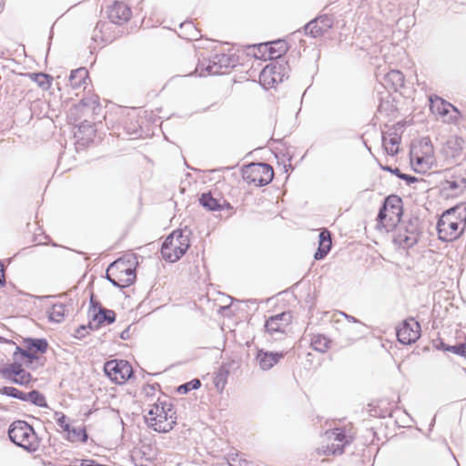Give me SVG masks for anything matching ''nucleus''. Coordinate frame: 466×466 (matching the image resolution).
I'll list each match as a JSON object with an SVG mask.
<instances>
[{
  "instance_id": "393cba45",
  "label": "nucleus",
  "mask_w": 466,
  "mask_h": 466,
  "mask_svg": "<svg viewBox=\"0 0 466 466\" xmlns=\"http://www.w3.org/2000/svg\"><path fill=\"white\" fill-rule=\"evenodd\" d=\"M400 143V137L395 133L393 135H390V137L385 136L382 137V145L390 156H395L399 152V145Z\"/></svg>"
},
{
  "instance_id": "4468645a",
  "label": "nucleus",
  "mask_w": 466,
  "mask_h": 466,
  "mask_svg": "<svg viewBox=\"0 0 466 466\" xmlns=\"http://www.w3.org/2000/svg\"><path fill=\"white\" fill-rule=\"evenodd\" d=\"M290 314L287 312L271 316L265 324L267 332H268L274 339H280L285 333V329L290 322Z\"/></svg>"
},
{
  "instance_id": "20e7f679",
  "label": "nucleus",
  "mask_w": 466,
  "mask_h": 466,
  "mask_svg": "<svg viewBox=\"0 0 466 466\" xmlns=\"http://www.w3.org/2000/svg\"><path fill=\"white\" fill-rule=\"evenodd\" d=\"M176 411L173 405L157 400L148 411L147 420L156 431L168 432L176 424Z\"/></svg>"
},
{
  "instance_id": "e433bc0d",
  "label": "nucleus",
  "mask_w": 466,
  "mask_h": 466,
  "mask_svg": "<svg viewBox=\"0 0 466 466\" xmlns=\"http://www.w3.org/2000/svg\"><path fill=\"white\" fill-rule=\"evenodd\" d=\"M272 45L269 48L271 59L280 57L287 50L286 43L283 41H277L272 43Z\"/></svg>"
},
{
  "instance_id": "9b49d317",
  "label": "nucleus",
  "mask_w": 466,
  "mask_h": 466,
  "mask_svg": "<svg viewBox=\"0 0 466 466\" xmlns=\"http://www.w3.org/2000/svg\"><path fill=\"white\" fill-rule=\"evenodd\" d=\"M410 159L420 169L426 171L435 164L433 147L429 139L421 141L419 147H414L410 151Z\"/></svg>"
},
{
  "instance_id": "6ab92c4d",
  "label": "nucleus",
  "mask_w": 466,
  "mask_h": 466,
  "mask_svg": "<svg viewBox=\"0 0 466 466\" xmlns=\"http://www.w3.org/2000/svg\"><path fill=\"white\" fill-rule=\"evenodd\" d=\"M464 140L461 137H451L443 146V153L447 157L457 158L463 150Z\"/></svg>"
},
{
  "instance_id": "09e8293b",
  "label": "nucleus",
  "mask_w": 466,
  "mask_h": 466,
  "mask_svg": "<svg viewBox=\"0 0 466 466\" xmlns=\"http://www.w3.org/2000/svg\"><path fill=\"white\" fill-rule=\"evenodd\" d=\"M129 327L127 328L126 329H124L121 334H120V338L124 340L126 339H129Z\"/></svg>"
},
{
  "instance_id": "4c0bfd02",
  "label": "nucleus",
  "mask_w": 466,
  "mask_h": 466,
  "mask_svg": "<svg viewBox=\"0 0 466 466\" xmlns=\"http://www.w3.org/2000/svg\"><path fill=\"white\" fill-rule=\"evenodd\" d=\"M319 248H323L325 250L328 249L329 252L331 248V236L330 232L327 229H323L319 235Z\"/></svg>"
},
{
  "instance_id": "f257e3e1",
  "label": "nucleus",
  "mask_w": 466,
  "mask_h": 466,
  "mask_svg": "<svg viewBox=\"0 0 466 466\" xmlns=\"http://www.w3.org/2000/svg\"><path fill=\"white\" fill-rule=\"evenodd\" d=\"M466 228V207L457 206L442 213L437 230L441 241H453L460 238Z\"/></svg>"
},
{
  "instance_id": "8fccbe9b",
  "label": "nucleus",
  "mask_w": 466,
  "mask_h": 466,
  "mask_svg": "<svg viewBox=\"0 0 466 466\" xmlns=\"http://www.w3.org/2000/svg\"><path fill=\"white\" fill-rule=\"evenodd\" d=\"M4 380H8L12 383L17 384V377L16 375H12L9 378L8 377H2Z\"/></svg>"
},
{
  "instance_id": "f8f14e48",
  "label": "nucleus",
  "mask_w": 466,
  "mask_h": 466,
  "mask_svg": "<svg viewBox=\"0 0 466 466\" xmlns=\"http://www.w3.org/2000/svg\"><path fill=\"white\" fill-rule=\"evenodd\" d=\"M431 110L441 117L443 121L449 124H456L461 116V112L456 106L447 102L443 98L435 96L430 98Z\"/></svg>"
},
{
  "instance_id": "de8ad7c7",
  "label": "nucleus",
  "mask_w": 466,
  "mask_h": 466,
  "mask_svg": "<svg viewBox=\"0 0 466 466\" xmlns=\"http://www.w3.org/2000/svg\"><path fill=\"white\" fill-rule=\"evenodd\" d=\"M383 169L396 175L398 177H399V175H401V173H402L399 168H392L390 167H384Z\"/></svg>"
},
{
  "instance_id": "b1692460",
  "label": "nucleus",
  "mask_w": 466,
  "mask_h": 466,
  "mask_svg": "<svg viewBox=\"0 0 466 466\" xmlns=\"http://www.w3.org/2000/svg\"><path fill=\"white\" fill-rule=\"evenodd\" d=\"M87 78L88 72L86 68L80 67L72 70L69 76V85L73 89H79L82 86H85Z\"/></svg>"
},
{
  "instance_id": "f3484780",
  "label": "nucleus",
  "mask_w": 466,
  "mask_h": 466,
  "mask_svg": "<svg viewBox=\"0 0 466 466\" xmlns=\"http://www.w3.org/2000/svg\"><path fill=\"white\" fill-rule=\"evenodd\" d=\"M89 315L93 321L96 322V327L106 323L111 324L116 320V313L112 309H107L96 301L93 295L90 299Z\"/></svg>"
},
{
  "instance_id": "3c124183",
  "label": "nucleus",
  "mask_w": 466,
  "mask_h": 466,
  "mask_svg": "<svg viewBox=\"0 0 466 466\" xmlns=\"http://www.w3.org/2000/svg\"><path fill=\"white\" fill-rule=\"evenodd\" d=\"M344 318H346L350 322H358L359 320L355 319L353 316H350L346 313L339 312Z\"/></svg>"
},
{
  "instance_id": "37998d69",
  "label": "nucleus",
  "mask_w": 466,
  "mask_h": 466,
  "mask_svg": "<svg viewBox=\"0 0 466 466\" xmlns=\"http://www.w3.org/2000/svg\"><path fill=\"white\" fill-rule=\"evenodd\" d=\"M16 377L17 384L22 386L28 385L32 380L31 374L25 370H20V372L16 374Z\"/></svg>"
},
{
  "instance_id": "a18cd8bd",
  "label": "nucleus",
  "mask_w": 466,
  "mask_h": 466,
  "mask_svg": "<svg viewBox=\"0 0 466 466\" xmlns=\"http://www.w3.org/2000/svg\"><path fill=\"white\" fill-rule=\"evenodd\" d=\"M328 253V249L325 250L323 248H318L314 254V258L317 260L322 259L327 256Z\"/></svg>"
},
{
  "instance_id": "1a4fd4ad",
  "label": "nucleus",
  "mask_w": 466,
  "mask_h": 466,
  "mask_svg": "<svg viewBox=\"0 0 466 466\" xmlns=\"http://www.w3.org/2000/svg\"><path fill=\"white\" fill-rule=\"evenodd\" d=\"M235 66V61L232 56L227 54H216L208 60L202 61L197 67L200 76L206 75H223L229 68Z\"/></svg>"
},
{
  "instance_id": "7c9ffc66",
  "label": "nucleus",
  "mask_w": 466,
  "mask_h": 466,
  "mask_svg": "<svg viewBox=\"0 0 466 466\" xmlns=\"http://www.w3.org/2000/svg\"><path fill=\"white\" fill-rule=\"evenodd\" d=\"M330 341L323 335H314L311 339L310 345L314 350L319 352H326L329 348Z\"/></svg>"
},
{
  "instance_id": "423d86ee",
  "label": "nucleus",
  "mask_w": 466,
  "mask_h": 466,
  "mask_svg": "<svg viewBox=\"0 0 466 466\" xmlns=\"http://www.w3.org/2000/svg\"><path fill=\"white\" fill-rule=\"evenodd\" d=\"M402 216V200L396 195H390L384 200L378 214V223L387 231L397 227Z\"/></svg>"
},
{
  "instance_id": "bb28decb",
  "label": "nucleus",
  "mask_w": 466,
  "mask_h": 466,
  "mask_svg": "<svg viewBox=\"0 0 466 466\" xmlns=\"http://www.w3.org/2000/svg\"><path fill=\"white\" fill-rule=\"evenodd\" d=\"M134 269L128 261L123 258L116 259L112 262L106 270V276L117 277V273L126 272L127 270Z\"/></svg>"
},
{
  "instance_id": "c9c22d12",
  "label": "nucleus",
  "mask_w": 466,
  "mask_h": 466,
  "mask_svg": "<svg viewBox=\"0 0 466 466\" xmlns=\"http://www.w3.org/2000/svg\"><path fill=\"white\" fill-rule=\"evenodd\" d=\"M0 394L9 396V397H12L15 399H18L23 401L25 400V393L17 390L15 387H10V386L2 387V388H0Z\"/></svg>"
},
{
  "instance_id": "603ef678",
  "label": "nucleus",
  "mask_w": 466,
  "mask_h": 466,
  "mask_svg": "<svg viewBox=\"0 0 466 466\" xmlns=\"http://www.w3.org/2000/svg\"><path fill=\"white\" fill-rule=\"evenodd\" d=\"M4 283H5L4 268H3V265L0 263V285H3Z\"/></svg>"
},
{
  "instance_id": "79ce46f5",
  "label": "nucleus",
  "mask_w": 466,
  "mask_h": 466,
  "mask_svg": "<svg viewBox=\"0 0 466 466\" xmlns=\"http://www.w3.org/2000/svg\"><path fill=\"white\" fill-rule=\"evenodd\" d=\"M441 346L447 351H451L454 354L466 357V344L460 343L454 346L445 347V345L441 342Z\"/></svg>"
},
{
  "instance_id": "a211bd4d",
  "label": "nucleus",
  "mask_w": 466,
  "mask_h": 466,
  "mask_svg": "<svg viewBox=\"0 0 466 466\" xmlns=\"http://www.w3.org/2000/svg\"><path fill=\"white\" fill-rule=\"evenodd\" d=\"M131 11L123 3H115L108 10V19L116 25H122L129 20Z\"/></svg>"
},
{
  "instance_id": "f03ea898",
  "label": "nucleus",
  "mask_w": 466,
  "mask_h": 466,
  "mask_svg": "<svg viewBox=\"0 0 466 466\" xmlns=\"http://www.w3.org/2000/svg\"><path fill=\"white\" fill-rule=\"evenodd\" d=\"M10 441L28 452H35L40 447V439L34 428L25 420H15L8 429Z\"/></svg>"
},
{
  "instance_id": "a878e982",
  "label": "nucleus",
  "mask_w": 466,
  "mask_h": 466,
  "mask_svg": "<svg viewBox=\"0 0 466 466\" xmlns=\"http://www.w3.org/2000/svg\"><path fill=\"white\" fill-rule=\"evenodd\" d=\"M66 439L70 442H82L86 443L88 439L85 427H71L66 432Z\"/></svg>"
},
{
  "instance_id": "7ed1b4c3",
  "label": "nucleus",
  "mask_w": 466,
  "mask_h": 466,
  "mask_svg": "<svg viewBox=\"0 0 466 466\" xmlns=\"http://www.w3.org/2000/svg\"><path fill=\"white\" fill-rule=\"evenodd\" d=\"M440 190L445 198H455L466 190V169L461 166H455L441 172Z\"/></svg>"
},
{
  "instance_id": "2f4dec72",
  "label": "nucleus",
  "mask_w": 466,
  "mask_h": 466,
  "mask_svg": "<svg viewBox=\"0 0 466 466\" xmlns=\"http://www.w3.org/2000/svg\"><path fill=\"white\" fill-rule=\"evenodd\" d=\"M31 79L35 82L43 90H48L51 86L52 76L45 73H34L30 76Z\"/></svg>"
},
{
  "instance_id": "6e6552de",
  "label": "nucleus",
  "mask_w": 466,
  "mask_h": 466,
  "mask_svg": "<svg viewBox=\"0 0 466 466\" xmlns=\"http://www.w3.org/2000/svg\"><path fill=\"white\" fill-rule=\"evenodd\" d=\"M243 179L256 187L266 186L274 177L273 168L266 163H251L242 169Z\"/></svg>"
},
{
  "instance_id": "aec40b11",
  "label": "nucleus",
  "mask_w": 466,
  "mask_h": 466,
  "mask_svg": "<svg viewBox=\"0 0 466 466\" xmlns=\"http://www.w3.org/2000/svg\"><path fill=\"white\" fill-rule=\"evenodd\" d=\"M200 204L209 211L221 210L224 207L231 208V206L224 199L215 198L210 192L203 193L199 198Z\"/></svg>"
},
{
  "instance_id": "72a5a7b5",
  "label": "nucleus",
  "mask_w": 466,
  "mask_h": 466,
  "mask_svg": "<svg viewBox=\"0 0 466 466\" xmlns=\"http://www.w3.org/2000/svg\"><path fill=\"white\" fill-rule=\"evenodd\" d=\"M24 370L22 364L19 360H15L11 364H6L4 367L0 368V375L1 377H10L12 375H16L20 372V370Z\"/></svg>"
},
{
  "instance_id": "2eb2a0df",
  "label": "nucleus",
  "mask_w": 466,
  "mask_h": 466,
  "mask_svg": "<svg viewBox=\"0 0 466 466\" xmlns=\"http://www.w3.org/2000/svg\"><path fill=\"white\" fill-rule=\"evenodd\" d=\"M326 434L329 440L332 441V442L328 444L323 450V453L326 455L342 454L345 445L350 442V440L345 435V433L339 429L327 431Z\"/></svg>"
},
{
  "instance_id": "5701e85b",
  "label": "nucleus",
  "mask_w": 466,
  "mask_h": 466,
  "mask_svg": "<svg viewBox=\"0 0 466 466\" xmlns=\"http://www.w3.org/2000/svg\"><path fill=\"white\" fill-rule=\"evenodd\" d=\"M100 104L96 96L82 98L77 105L74 106V109L77 112H81L83 115L87 114L89 111L96 113V110H100Z\"/></svg>"
},
{
  "instance_id": "cd10ccee",
  "label": "nucleus",
  "mask_w": 466,
  "mask_h": 466,
  "mask_svg": "<svg viewBox=\"0 0 466 466\" xmlns=\"http://www.w3.org/2000/svg\"><path fill=\"white\" fill-rule=\"evenodd\" d=\"M36 353L37 352L34 350H28L22 345V347H16L15 351L14 352V360H21L23 358H25V364L28 366L33 363L35 360L38 359Z\"/></svg>"
},
{
  "instance_id": "49530a36",
  "label": "nucleus",
  "mask_w": 466,
  "mask_h": 466,
  "mask_svg": "<svg viewBox=\"0 0 466 466\" xmlns=\"http://www.w3.org/2000/svg\"><path fill=\"white\" fill-rule=\"evenodd\" d=\"M399 177L402 180H405L408 185L416 182L418 179L415 177L401 173V175H399Z\"/></svg>"
},
{
  "instance_id": "a19ab883",
  "label": "nucleus",
  "mask_w": 466,
  "mask_h": 466,
  "mask_svg": "<svg viewBox=\"0 0 466 466\" xmlns=\"http://www.w3.org/2000/svg\"><path fill=\"white\" fill-rule=\"evenodd\" d=\"M228 464L230 466H249L250 462L242 458L238 453L228 455Z\"/></svg>"
},
{
  "instance_id": "c03bdc74",
  "label": "nucleus",
  "mask_w": 466,
  "mask_h": 466,
  "mask_svg": "<svg viewBox=\"0 0 466 466\" xmlns=\"http://www.w3.org/2000/svg\"><path fill=\"white\" fill-rule=\"evenodd\" d=\"M72 466H107L99 464L94 460H76Z\"/></svg>"
},
{
  "instance_id": "473e14b6",
  "label": "nucleus",
  "mask_w": 466,
  "mask_h": 466,
  "mask_svg": "<svg viewBox=\"0 0 466 466\" xmlns=\"http://www.w3.org/2000/svg\"><path fill=\"white\" fill-rule=\"evenodd\" d=\"M385 79L387 82L391 83L392 87L397 89L400 86H402L404 84V76L399 70H391L386 76Z\"/></svg>"
},
{
  "instance_id": "0eeeda50",
  "label": "nucleus",
  "mask_w": 466,
  "mask_h": 466,
  "mask_svg": "<svg viewBox=\"0 0 466 466\" xmlns=\"http://www.w3.org/2000/svg\"><path fill=\"white\" fill-rule=\"evenodd\" d=\"M420 235V220L418 218H412L397 225L393 242L402 248H410L418 243Z\"/></svg>"
},
{
  "instance_id": "39448f33",
  "label": "nucleus",
  "mask_w": 466,
  "mask_h": 466,
  "mask_svg": "<svg viewBox=\"0 0 466 466\" xmlns=\"http://www.w3.org/2000/svg\"><path fill=\"white\" fill-rule=\"evenodd\" d=\"M189 246L188 235L182 230H174L162 244V258L168 262H176L187 252Z\"/></svg>"
},
{
  "instance_id": "c756f323",
  "label": "nucleus",
  "mask_w": 466,
  "mask_h": 466,
  "mask_svg": "<svg viewBox=\"0 0 466 466\" xmlns=\"http://www.w3.org/2000/svg\"><path fill=\"white\" fill-rule=\"evenodd\" d=\"M63 303H55L48 310L49 319L51 321L60 323L64 320L66 309Z\"/></svg>"
},
{
  "instance_id": "ddd939ff",
  "label": "nucleus",
  "mask_w": 466,
  "mask_h": 466,
  "mask_svg": "<svg viewBox=\"0 0 466 466\" xmlns=\"http://www.w3.org/2000/svg\"><path fill=\"white\" fill-rule=\"evenodd\" d=\"M420 336V325L414 319H406L397 329L398 340L405 345L414 343Z\"/></svg>"
},
{
  "instance_id": "c85d7f7f",
  "label": "nucleus",
  "mask_w": 466,
  "mask_h": 466,
  "mask_svg": "<svg viewBox=\"0 0 466 466\" xmlns=\"http://www.w3.org/2000/svg\"><path fill=\"white\" fill-rule=\"evenodd\" d=\"M23 346L28 350H34L35 352L45 353L48 348L46 339L27 338L23 341Z\"/></svg>"
},
{
  "instance_id": "9d476101",
  "label": "nucleus",
  "mask_w": 466,
  "mask_h": 466,
  "mask_svg": "<svg viewBox=\"0 0 466 466\" xmlns=\"http://www.w3.org/2000/svg\"><path fill=\"white\" fill-rule=\"evenodd\" d=\"M106 375L115 383L123 384L133 374V369L128 361L124 360H111L105 363Z\"/></svg>"
},
{
  "instance_id": "dca6fc26",
  "label": "nucleus",
  "mask_w": 466,
  "mask_h": 466,
  "mask_svg": "<svg viewBox=\"0 0 466 466\" xmlns=\"http://www.w3.org/2000/svg\"><path fill=\"white\" fill-rule=\"evenodd\" d=\"M333 23L334 18L332 15H319L306 25V34L311 35L312 37L320 36L332 27Z\"/></svg>"
},
{
  "instance_id": "58836bf2",
  "label": "nucleus",
  "mask_w": 466,
  "mask_h": 466,
  "mask_svg": "<svg viewBox=\"0 0 466 466\" xmlns=\"http://www.w3.org/2000/svg\"><path fill=\"white\" fill-rule=\"evenodd\" d=\"M54 419L56 420V421L58 424V426L65 432H67L70 430V428L72 427L67 422V418H66V416L63 412L56 411L55 414H54Z\"/></svg>"
},
{
  "instance_id": "ea45409f",
  "label": "nucleus",
  "mask_w": 466,
  "mask_h": 466,
  "mask_svg": "<svg viewBox=\"0 0 466 466\" xmlns=\"http://www.w3.org/2000/svg\"><path fill=\"white\" fill-rule=\"evenodd\" d=\"M201 386V382L198 379H194L185 384L180 385L177 388V391L179 393L186 394L189 392L191 390H197Z\"/></svg>"
},
{
  "instance_id": "f704fd0d",
  "label": "nucleus",
  "mask_w": 466,
  "mask_h": 466,
  "mask_svg": "<svg viewBox=\"0 0 466 466\" xmlns=\"http://www.w3.org/2000/svg\"><path fill=\"white\" fill-rule=\"evenodd\" d=\"M24 401H29L39 407L46 406L45 396L35 390H31L28 393H25V400Z\"/></svg>"
},
{
  "instance_id": "4be33fe9",
  "label": "nucleus",
  "mask_w": 466,
  "mask_h": 466,
  "mask_svg": "<svg viewBox=\"0 0 466 466\" xmlns=\"http://www.w3.org/2000/svg\"><path fill=\"white\" fill-rule=\"evenodd\" d=\"M106 279L117 288L129 287L136 279L135 268L121 273H117V277L106 276Z\"/></svg>"
},
{
  "instance_id": "412c9836",
  "label": "nucleus",
  "mask_w": 466,
  "mask_h": 466,
  "mask_svg": "<svg viewBox=\"0 0 466 466\" xmlns=\"http://www.w3.org/2000/svg\"><path fill=\"white\" fill-rule=\"evenodd\" d=\"M281 358H283L282 353L266 352L262 350H258L257 354V360L263 370H270Z\"/></svg>"
}]
</instances>
